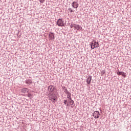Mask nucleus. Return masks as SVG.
Returning a JSON list of instances; mask_svg holds the SVG:
<instances>
[{
    "label": "nucleus",
    "mask_w": 131,
    "mask_h": 131,
    "mask_svg": "<svg viewBox=\"0 0 131 131\" xmlns=\"http://www.w3.org/2000/svg\"><path fill=\"white\" fill-rule=\"evenodd\" d=\"M26 83L27 84H31V83H32V81L30 79L27 80H26Z\"/></svg>",
    "instance_id": "f8f14e48"
},
{
    "label": "nucleus",
    "mask_w": 131,
    "mask_h": 131,
    "mask_svg": "<svg viewBox=\"0 0 131 131\" xmlns=\"http://www.w3.org/2000/svg\"><path fill=\"white\" fill-rule=\"evenodd\" d=\"M74 29H76V30H79V31L81 30L82 29V27H81L79 25H76V24H75L74 26Z\"/></svg>",
    "instance_id": "6e6552de"
},
{
    "label": "nucleus",
    "mask_w": 131,
    "mask_h": 131,
    "mask_svg": "<svg viewBox=\"0 0 131 131\" xmlns=\"http://www.w3.org/2000/svg\"><path fill=\"white\" fill-rule=\"evenodd\" d=\"M67 94H68V95H67L68 99H70V98H71V97H71V93H70L69 92H68Z\"/></svg>",
    "instance_id": "4468645a"
},
{
    "label": "nucleus",
    "mask_w": 131,
    "mask_h": 131,
    "mask_svg": "<svg viewBox=\"0 0 131 131\" xmlns=\"http://www.w3.org/2000/svg\"><path fill=\"white\" fill-rule=\"evenodd\" d=\"M90 46L92 50L96 48H99L100 47V45H99V42L93 40L92 42L90 43Z\"/></svg>",
    "instance_id": "f257e3e1"
},
{
    "label": "nucleus",
    "mask_w": 131,
    "mask_h": 131,
    "mask_svg": "<svg viewBox=\"0 0 131 131\" xmlns=\"http://www.w3.org/2000/svg\"><path fill=\"white\" fill-rule=\"evenodd\" d=\"M54 90H55V87L53 85H50L48 86V91H49V92H54Z\"/></svg>",
    "instance_id": "9d476101"
},
{
    "label": "nucleus",
    "mask_w": 131,
    "mask_h": 131,
    "mask_svg": "<svg viewBox=\"0 0 131 131\" xmlns=\"http://www.w3.org/2000/svg\"><path fill=\"white\" fill-rule=\"evenodd\" d=\"M49 99L51 101H56V99H57V95L54 93H50L49 95Z\"/></svg>",
    "instance_id": "f03ea898"
},
{
    "label": "nucleus",
    "mask_w": 131,
    "mask_h": 131,
    "mask_svg": "<svg viewBox=\"0 0 131 131\" xmlns=\"http://www.w3.org/2000/svg\"><path fill=\"white\" fill-rule=\"evenodd\" d=\"M49 40H54L55 39V33L50 32L49 35Z\"/></svg>",
    "instance_id": "20e7f679"
},
{
    "label": "nucleus",
    "mask_w": 131,
    "mask_h": 131,
    "mask_svg": "<svg viewBox=\"0 0 131 131\" xmlns=\"http://www.w3.org/2000/svg\"><path fill=\"white\" fill-rule=\"evenodd\" d=\"M70 104L71 105V107H74V101L71 99V98H70Z\"/></svg>",
    "instance_id": "9b49d317"
},
{
    "label": "nucleus",
    "mask_w": 131,
    "mask_h": 131,
    "mask_svg": "<svg viewBox=\"0 0 131 131\" xmlns=\"http://www.w3.org/2000/svg\"><path fill=\"white\" fill-rule=\"evenodd\" d=\"M72 7L74 8V9H77L78 8V4H77L76 2H74L72 3Z\"/></svg>",
    "instance_id": "0eeeda50"
},
{
    "label": "nucleus",
    "mask_w": 131,
    "mask_h": 131,
    "mask_svg": "<svg viewBox=\"0 0 131 131\" xmlns=\"http://www.w3.org/2000/svg\"><path fill=\"white\" fill-rule=\"evenodd\" d=\"M93 116L95 118H99L100 117V112L97 111H95L93 113Z\"/></svg>",
    "instance_id": "423d86ee"
},
{
    "label": "nucleus",
    "mask_w": 131,
    "mask_h": 131,
    "mask_svg": "<svg viewBox=\"0 0 131 131\" xmlns=\"http://www.w3.org/2000/svg\"><path fill=\"white\" fill-rule=\"evenodd\" d=\"M39 2L41 4H43V3H45V0H39Z\"/></svg>",
    "instance_id": "6ab92c4d"
},
{
    "label": "nucleus",
    "mask_w": 131,
    "mask_h": 131,
    "mask_svg": "<svg viewBox=\"0 0 131 131\" xmlns=\"http://www.w3.org/2000/svg\"><path fill=\"white\" fill-rule=\"evenodd\" d=\"M121 75L123 76V77H125V78L126 77V74L123 72H121Z\"/></svg>",
    "instance_id": "ddd939ff"
},
{
    "label": "nucleus",
    "mask_w": 131,
    "mask_h": 131,
    "mask_svg": "<svg viewBox=\"0 0 131 131\" xmlns=\"http://www.w3.org/2000/svg\"><path fill=\"white\" fill-rule=\"evenodd\" d=\"M66 103H67V100H64V103L65 104H66Z\"/></svg>",
    "instance_id": "412c9836"
},
{
    "label": "nucleus",
    "mask_w": 131,
    "mask_h": 131,
    "mask_svg": "<svg viewBox=\"0 0 131 131\" xmlns=\"http://www.w3.org/2000/svg\"><path fill=\"white\" fill-rule=\"evenodd\" d=\"M28 98H32V94L30 93H28L27 95Z\"/></svg>",
    "instance_id": "2eb2a0df"
},
{
    "label": "nucleus",
    "mask_w": 131,
    "mask_h": 131,
    "mask_svg": "<svg viewBox=\"0 0 131 131\" xmlns=\"http://www.w3.org/2000/svg\"><path fill=\"white\" fill-rule=\"evenodd\" d=\"M105 71H102L101 72V75H104V74H105Z\"/></svg>",
    "instance_id": "a211bd4d"
},
{
    "label": "nucleus",
    "mask_w": 131,
    "mask_h": 131,
    "mask_svg": "<svg viewBox=\"0 0 131 131\" xmlns=\"http://www.w3.org/2000/svg\"><path fill=\"white\" fill-rule=\"evenodd\" d=\"M69 10H70V12L71 13H72V12H73V10H72V9H71V8L69 9Z\"/></svg>",
    "instance_id": "aec40b11"
},
{
    "label": "nucleus",
    "mask_w": 131,
    "mask_h": 131,
    "mask_svg": "<svg viewBox=\"0 0 131 131\" xmlns=\"http://www.w3.org/2000/svg\"><path fill=\"white\" fill-rule=\"evenodd\" d=\"M117 74L118 75H121V72H120L119 70H118L117 72Z\"/></svg>",
    "instance_id": "f3484780"
},
{
    "label": "nucleus",
    "mask_w": 131,
    "mask_h": 131,
    "mask_svg": "<svg viewBox=\"0 0 131 131\" xmlns=\"http://www.w3.org/2000/svg\"><path fill=\"white\" fill-rule=\"evenodd\" d=\"M20 92L21 94H24V95H25V94H27V93L29 92V89L28 88H24L21 89Z\"/></svg>",
    "instance_id": "39448f33"
},
{
    "label": "nucleus",
    "mask_w": 131,
    "mask_h": 131,
    "mask_svg": "<svg viewBox=\"0 0 131 131\" xmlns=\"http://www.w3.org/2000/svg\"><path fill=\"white\" fill-rule=\"evenodd\" d=\"M57 25L58 26H60L61 27L64 26V21L62 19H59L57 21Z\"/></svg>",
    "instance_id": "7ed1b4c3"
},
{
    "label": "nucleus",
    "mask_w": 131,
    "mask_h": 131,
    "mask_svg": "<svg viewBox=\"0 0 131 131\" xmlns=\"http://www.w3.org/2000/svg\"><path fill=\"white\" fill-rule=\"evenodd\" d=\"M75 24H71L70 26V27L71 28H74V25H75Z\"/></svg>",
    "instance_id": "dca6fc26"
},
{
    "label": "nucleus",
    "mask_w": 131,
    "mask_h": 131,
    "mask_svg": "<svg viewBox=\"0 0 131 131\" xmlns=\"http://www.w3.org/2000/svg\"><path fill=\"white\" fill-rule=\"evenodd\" d=\"M91 81H92V76H88L86 79V82L88 84H91Z\"/></svg>",
    "instance_id": "1a4fd4ad"
}]
</instances>
